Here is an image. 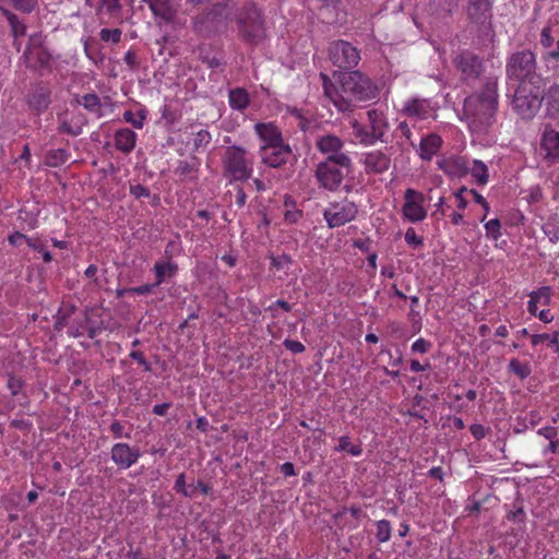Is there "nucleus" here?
I'll return each mask as SVG.
<instances>
[{"label": "nucleus", "mask_w": 559, "mask_h": 559, "mask_svg": "<svg viewBox=\"0 0 559 559\" xmlns=\"http://www.w3.org/2000/svg\"><path fill=\"white\" fill-rule=\"evenodd\" d=\"M498 79L487 76L480 87L464 99L463 119L474 133H487L498 110Z\"/></svg>", "instance_id": "nucleus-1"}, {"label": "nucleus", "mask_w": 559, "mask_h": 559, "mask_svg": "<svg viewBox=\"0 0 559 559\" xmlns=\"http://www.w3.org/2000/svg\"><path fill=\"white\" fill-rule=\"evenodd\" d=\"M536 57L530 49L512 53L506 64V75L519 84L546 85V80L537 71Z\"/></svg>", "instance_id": "nucleus-2"}, {"label": "nucleus", "mask_w": 559, "mask_h": 559, "mask_svg": "<svg viewBox=\"0 0 559 559\" xmlns=\"http://www.w3.org/2000/svg\"><path fill=\"white\" fill-rule=\"evenodd\" d=\"M340 159H323L318 163L314 177L321 188L336 191L345 177L352 174L353 163L349 156H341Z\"/></svg>", "instance_id": "nucleus-3"}, {"label": "nucleus", "mask_w": 559, "mask_h": 559, "mask_svg": "<svg viewBox=\"0 0 559 559\" xmlns=\"http://www.w3.org/2000/svg\"><path fill=\"white\" fill-rule=\"evenodd\" d=\"M342 92L353 100H370L377 97L378 87L359 71L344 72L338 75Z\"/></svg>", "instance_id": "nucleus-4"}, {"label": "nucleus", "mask_w": 559, "mask_h": 559, "mask_svg": "<svg viewBox=\"0 0 559 559\" xmlns=\"http://www.w3.org/2000/svg\"><path fill=\"white\" fill-rule=\"evenodd\" d=\"M519 84L514 92L512 105L513 109L523 118L532 119L543 102L544 90L546 85Z\"/></svg>", "instance_id": "nucleus-5"}, {"label": "nucleus", "mask_w": 559, "mask_h": 559, "mask_svg": "<svg viewBox=\"0 0 559 559\" xmlns=\"http://www.w3.org/2000/svg\"><path fill=\"white\" fill-rule=\"evenodd\" d=\"M239 34L249 44H258L264 37L261 12L254 3L243 4L238 13Z\"/></svg>", "instance_id": "nucleus-6"}, {"label": "nucleus", "mask_w": 559, "mask_h": 559, "mask_svg": "<svg viewBox=\"0 0 559 559\" xmlns=\"http://www.w3.org/2000/svg\"><path fill=\"white\" fill-rule=\"evenodd\" d=\"M225 174L230 180L247 181L251 177L252 169L246 158V151L240 146H229L224 157Z\"/></svg>", "instance_id": "nucleus-7"}, {"label": "nucleus", "mask_w": 559, "mask_h": 559, "mask_svg": "<svg viewBox=\"0 0 559 559\" xmlns=\"http://www.w3.org/2000/svg\"><path fill=\"white\" fill-rule=\"evenodd\" d=\"M453 64L465 82L477 80L485 71L483 58L467 49L461 50L454 56Z\"/></svg>", "instance_id": "nucleus-8"}, {"label": "nucleus", "mask_w": 559, "mask_h": 559, "mask_svg": "<svg viewBox=\"0 0 559 559\" xmlns=\"http://www.w3.org/2000/svg\"><path fill=\"white\" fill-rule=\"evenodd\" d=\"M329 57L335 67L344 70L356 67L360 60V53L357 48L345 40L331 43Z\"/></svg>", "instance_id": "nucleus-9"}, {"label": "nucleus", "mask_w": 559, "mask_h": 559, "mask_svg": "<svg viewBox=\"0 0 559 559\" xmlns=\"http://www.w3.org/2000/svg\"><path fill=\"white\" fill-rule=\"evenodd\" d=\"M358 214V207L354 202L343 201L332 203L323 212V217L330 228H336L352 222Z\"/></svg>", "instance_id": "nucleus-10"}, {"label": "nucleus", "mask_w": 559, "mask_h": 559, "mask_svg": "<svg viewBox=\"0 0 559 559\" xmlns=\"http://www.w3.org/2000/svg\"><path fill=\"white\" fill-rule=\"evenodd\" d=\"M44 39L40 34L29 36L28 45L24 51L26 66L32 69L48 68L51 61V55L43 46Z\"/></svg>", "instance_id": "nucleus-11"}, {"label": "nucleus", "mask_w": 559, "mask_h": 559, "mask_svg": "<svg viewBox=\"0 0 559 559\" xmlns=\"http://www.w3.org/2000/svg\"><path fill=\"white\" fill-rule=\"evenodd\" d=\"M369 129L365 127L357 128L356 135L360 139V142L364 144H372L377 140H381L384 130L388 128V123L383 117L381 111L376 109L367 111Z\"/></svg>", "instance_id": "nucleus-12"}, {"label": "nucleus", "mask_w": 559, "mask_h": 559, "mask_svg": "<svg viewBox=\"0 0 559 559\" xmlns=\"http://www.w3.org/2000/svg\"><path fill=\"white\" fill-rule=\"evenodd\" d=\"M466 13L468 21L479 31L486 32L490 28L492 17L490 0H468Z\"/></svg>", "instance_id": "nucleus-13"}, {"label": "nucleus", "mask_w": 559, "mask_h": 559, "mask_svg": "<svg viewBox=\"0 0 559 559\" xmlns=\"http://www.w3.org/2000/svg\"><path fill=\"white\" fill-rule=\"evenodd\" d=\"M405 203L403 205V215L412 223L425 219L427 213L423 207L424 194L408 188L404 193Z\"/></svg>", "instance_id": "nucleus-14"}, {"label": "nucleus", "mask_w": 559, "mask_h": 559, "mask_svg": "<svg viewBox=\"0 0 559 559\" xmlns=\"http://www.w3.org/2000/svg\"><path fill=\"white\" fill-rule=\"evenodd\" d=\"M112 462L120 469H128L141 457L138 447H130L128 443L119 442L112 445L110 451Z\"/></svg>", "instance_id": "nucleus-15"}, {"label": "nucleus", "mask_w": 559, "mask_h": 559, "mask_svg": "<svg viewBox=\"0 0 559 559\" xmlns=\"http://www.w3.org/2000/svg\"><path fill=\"white\" fill-rule=\"evenodd\" d=\"M51 90L46 83H37L27 94V105L29 110L39 115L44 112L51 103Z\"/></svg>", "instance_id": "nucleus-16"}, {"label": "nucleus", "mask_w": 559, "mask_h": 559, "mask_svg": "<svg viewBox=\"0 0 559 559\" xmlns=\"http://www.w3.org/2000/svg\"><path fill=\"white\" fill-rule=\"evenodd\" d=\"M292 155L289 145L280 143L274 146H261L260 156L264 164L277 168L285 164Z\"/></svg>", "instance_id": "nucleus-17"}, {"label": "nucleus", "mask_w": 559, "mask_h": 559, "mask_svg": "<svg viewBox=\"0 0 559 559\" xmlns=\"http://www.w3.org/2000/svg\"><path fill=\"white\" fill-rule=\"evenodd\" d=\"M344 142L334 134H324L317 139L316 147L325 155L324 159H341V156H348L343 150Z\"/></svg>", "instance_id": "nucleus-18"}, {"label": "nucleus", "mask_w": 559, "mask_h": 559, "mask_svg": "<svg viewBox=\"0 0 559 559\" xmlns=\"http://www.w3.org/2000/svg\"><path fill=\"white\" fill-rule=\"evenodd\" d=\"M322 79V85L324 90V95L334 104V106L340 111H347L350 110V99L345 96V94L341 91H338L334 84L330 81L329 76L324 73L320 74Z\"/></svg>", "instance_id": "nucleus-19"}, {"label": "nucleus", "mask_w": 559, "mask_h": 559, "mask_svg": "<svg viewBox=\"0 0 559 559\" xmlns=\"http://www.w3.org/2000/svg\"><path fill=\"white\" fill-rule=\"evenodd\" d=\"M364 163L368 173L382 174L389 169L391 158L381 151H373L366 154Z\"/></svg>", "instance_id": "nucleus-20"}, {"label": "nucleus", "mask_w": 559, "mask_h": 559, "mask_svg": "<svg viewBox=\"0 0 559 559\" xmlns=\"http://www.w3.org/2000/svg\"><path fill=\"white\" fill-rule=\"evenodd\" d=\"M148 4L151 10L156 16H159L166 22H171L177 13V5L175 0H143Z\"/></svg>", "instance_id": "nucleus-21"}, {"label": "nucleus", "mask_w": 559, "mask_h": 559, "mask_svg": "<svg viewBox=\"0 0 559 559\" xmlns=\"http://www.w3.org/2000/svg\"><path fill=\"white\" fill-rule=\"evenodd\" d=\"M255 131L264 142L263 146H274L284 143L281 131L273 123H257Z\"/></svg>", "instance_id": "nucleus-22"}, {"label": "nucleus", "mask_w": 559, "mask_h": 559, "mask_svg": "<svg viewBox=\"0 0 559 559\" xmlns=\"http://www.w3.org/2000/svg\"><path fill=\"white\" fill-rule=\"evenodd\" d=\"M136 134L128 128L120 129L115 134L116 148L126 154L134 148Z\"/></svg>", "instance_id": "nucleus-23"}, {"label": "nucleus", "mask_w": 559, "mask_h": 559, "mask_svg": "<svg viewBox=\"0 0 559 559\" xmlns=\"http://www.w3.org/2000/svg\"><path fill=\"white\" fill-rule=\"evenodd\" d=\"M402 111L408 117L423 119L429 114V103L426 99L412 98L404 104Z\"/></svg>", "instance_id": "nucleus-24"}, {"label": "nucleus", "mask_w": 559, "mask_h": 559, "mask_svg": "<svg viewBox=\"0 0 559 559\" xmlns=\"http://www.w3.org/2000/svg\"><path fill=\"white\" fill-rule=\"evenodd\" d=\"M542 147L546 157L555 159L559 156V133L555 130L546 131L542 140Z\"/></svg>", "instance_id": "nucleus-25"}, {"label": "nucleus", "mask_w": 559, "mask_h": 559, "mask_svg": "<svg viewBox=\"0 0 559 559\" xmlns=\"http://www.w3.org/2000/svg\"><path fill=\"white\" fill-rule=\"evenodd\" d=\"M441 143V138L435 133L424 138L420 142V157L425 160H430L431 157L438 152Z\"/></svg>", "instance_id": "nucleus-26"}, {"label": "nucleus", "mask_w": 559, "mask_h": 559, "mask_svg": "<svg viewBox=\"0 0 559 559\" xmlns=\"http://www.w3.org/2000/svg\"><path fill=\"white\" fill-rule=\"evenodd\" d=\"M2 15L7 19L8 24L10 26V33L13 38L23 37L26 33L25 23L19 19L16 14L11 12L8 9L0 8Z\"/></svg>", "instance_id": "nucleus-27"}, {"label": "nucleus", "mask_w": 559, "mask_h": 559, "mask_svg": "<svg viewBox=\"0 0 559 559\" xmlns=\"http://www.w3.org/2000/svg\"><path fill=\"white\" fill-rule=\"evenodd\" d=\"M229 106L234 110L242 111L249 105V94L242 87H236L229 91L228 94Z\"/></svg>", "instance_id": "nucleus-28"}, {"label": "nucleus", "mask_w": 559, "mask_h": 559, "mask_svg": "<svg viewBox=\"0 0 559 559\" xmlns=\"http://www.w3.org/2000/svg\"><path fill=\"white\" fill-rule=\"evenodd\" d=\"M543 99L546 100L548 115L554 118L559 117V85L554 84L546 93L544 92Z\"/></svg>", "instance_id": "nucleus-29"}, {"label": "nucleus", "mask_w": 559, "mask_h": 559, "mask_svg": "<svg viewBox=\"0 0 559 559\" xmlns=\"http://www.w3.org/2000/svg\"><path fill=\"white\" fill-rule=\"evenodd\" d=\"M76 103L82 105L90 112L95 114L97 117L103 116L100 98L95 93H87L82 97L75 98Z\"/></svg>", "instance_id": "nucleus-30"}, {"label": "nucleus", "mask_w": 559, "mask_h": 559, "mask_svg": "<svg viewBox=\"0 0 559 559\" xmlns=\"http://www.w3.org/2000/svg\"><path fill=\"white\" fill-rule=\"evenodd\" d=\"M156 282L155 285H160L166 278H171L175 276L178 266L177 264L168 261V262H158L154 266Z\"/></svg>", "instance_id": "nucleus-31"}, {"label": "nucleus", "mask_w": 559, "mask_h": 559, "mask_svg": "<svg viewBox=\"0 0 559 559\" xmlns=\"http://www.w3.org/2000/svg\"><path fill=\"white\" fill-rule=\"evenodd\" d=\"M69 157V153L63 148L50 150L45 155V165L49 167H60L62 166Z\"/></svg>", "instance_id": "nucleus-32"}, {"label": "nucleus", "mask_w": 559, "mask_h": 559, "mask_svg": "<svg viewBox=\"0 0 559 559\" xmlns=\"http://www.w3.org/2000/svg\"><path fill=\"white\" fill-rule=\"evenodd\" d=\"M471 174L476 179L477 183L484 186L488 182V168L484 162L475 159L471 168Z\"/></svg>", "instance_id": "nucleus-33"}, {"label": "nucleus", "mask_w": 559, "mask_h": 559, "mask_svg": "<svg viewBox=\"0 0 559 559\" xmlns=\"http://www.w3.org/2000/svg\"><path fill=\"white\" fill-rule=\"evenodd\" d=\"M540 298H545L546 301L549 299V288L548 287H542L536 292L531 293L530 295V301H528V312L533 316L537 314V302L540 300Z\"/></svg>", "instance_id": "nucleus-34"}, {"label": "nucleus", "mask_w": 559, "mask_h": 559, "mask_svg": "<svg viewBox=\"0 0 559 559\" xmlns=\"http://www.w3.org/2000/svg\"><path fill=\"white\" fill-rule=\"evenodd\" d=\"M509 371L516 374L520 379H526L532 370L528 364L521 362L519 359L513 358L509 362Z\"/></svg>", "instance_id": "nucleus-35"}, {"label": "nucleus", "mask_w": 559, "mask_h": 559, "mask_svg": "<svg viewBox=\"0 0 559 559\" xmlns=\"http://www.w3.org/2000/svg\"><path fill=\"white\" fill-rule=\"evenodd\" d=\"M459 5V0H433L432 7L439 14L449 16L455 8Z\"/></svg>", "instance_id": "nucleus-36"}, {"label": "nucleus", "mask_w": 559, "mask_h": 559, "mask_svg": "<svg viewBox=\"0 0 559 559\" xmlns=\"http://www.w3.org/2000/svg\"><path fill=\"white\" fill-rule=\"evenodd\" d=\"M86 123H87V120L84 117H81L79 119V122L75 123L74 126H72L70 122L64 120V121L61 122V124H60L58 130L61 133H67V134H70L72 136H78V135H80L82 133V131H83L82 127L84 124H86Z\"/></svg>", "instance_id": "nucleus-37"}, {"label": "nucleus", "mask_w": 559, "mask_h": 559, "mask_svg": "<svg viewBox=\"0 0 559 559\" xmlns=\"http://www.w3.org/2000/svg\"><path fill=\"white\" fill-rule=\"evenodd\" d=\"M228 12L227 8L223 4H215L211 8V10L206 13L205 20L207 22H215L217 23L223 22L227 19Z\"/></svg>", "instance_id": "nucleus-38"}, {"label": "nucleus", "mask_w": 559, "mask_h": 559, "mask_svg": "<svg viewBox=\"0 0 559 559\" xmlns=\"http://www.w3.org/2000/svg\"><path fill=\"white\" fill-rule=\"evenodd\" d=\"M337 451H347L354 456H358L361 454L362 449L360 445H352L350 440L347 436H343L338 440Z\"/></svg>", "instance_id": "nucleus-39"}, {"label": "nucleus", "mask_w": 559, "mask_h": 559, "mask_svg": "<svg viewBox=\"0 0 559 559\" xmlns=\"http://www.w3.org/2000/svg\"><path fill=\"white\" fill-rule=\"evenodd\" d=\"M549 342L550 346H555L557 349L559 347V332L554 333L552 336L549 334L543 333V334H534L532 335V344L534 346L543 343V342Z\"/></svg>", "instance_id": "nucleus-40"}, {"label": "nucleus", "mask_w": 559, "mask_h": 559, "mask_svg": "<svg viewBox=\"0 0 559 559\" xmlns=\"http://www.w3.org/2000/svg\"><path fill=\"white\" fill-rule=\"evenodd\" d=\"M391 537V524L386 520L377 522V538L380 543H385Z\"/></svg>", "instance_id": "nucleus-41"}, {"label": "nucleus", "mask_w": 559, "mask_h": 559, "mask_svg": "<svg viewBox=\"0 0 559 559\" xmlns=\"http://www.w3.org/2000/svg\"><path fill=\"white\" fill-rule=\"evenodd\" d=\"M175 489L183 495L185 497H193L194 496V488L187 486L186 484V475L181 473L175 483Z\"/></svg>", "instance_id": "nucleus-42"}, {"label": "nucleus", "mask_w": 559, "mask_h": 559, "mask_svg": "<svg viewBox=\"0 0 559 559\" xmlns=\"http://www.w3.org/2000/svg\"><path fill=\"white\" fill-rule=\"evenodd\" d=\"M9 1L13 4V7L16 10H19L25 14L31 13L37 4V0H9Z\"/></svg>", "instance_id": "nucleus-43"}, {"label": "nucleus", "mask_w": 559, "mask_h": 559, "mask_svg": "<svg viewBox=\"0 0 559 559\" xmlns=\"http://www.w3.org/2000/svg\"><path fill=\"white\" fill-rule=\"evenodd\" d=\"M121 34L122 33L119 28H103L99 33V36L104 41H112L114 44H117L121 39Z\"/></svg>", "instance_id": "nucleus-44"}, {"label": "nucleus", "mask_w": 559, "mask_h": 559, "mask_svg": "<svg viewBox=\"0 0 559 559\" xmlns=\"http://www.w3.org/2000/svg\"><path fill=\"white\" fill-rule=\"evenodd\" d=\"M556 41L557 40H556L555 36H552V34H551V28L544 27L540 33V45L548 51L551 48H554Z\"/></svg>", "instance_id": "nucleus-45"}, {"label": "nucleus", "mask_w": 559, "mask_h": 559, "mask_svg": "<svg viewBox=\"0 0 559 559\" xmlns=\"http://www.w3.org/2000/svg\"><path fill=\"white\" fill-rule=\"evenodd\" d=\"M211 134L206 130H200L195 133L193 145L194 150L198 151L200 147H205L211 142Z\"/></svg>", "instance_id": "nucleus-46"}, {"label": "nucleus", "mask_w": 559, "mask_h": 559, "mask_svg": "<svg viewBox=\"0 0 559 559\" xmlns=\"http://www.w3.org/2000/svg\"><path fill=\"white\" fill-rule=\"evenodd\" d=\"M542 229L551 242L555 243L559 240V226L556 224L547 222L543 225Z\"/></svg>", "instance_id": "nucleus-47"}, {"label": "nucleus", "mask_w": 559, "mask_h": 559, "mask_svg": "<svg viewBox=\"0 0 559 559\" xmlns=\"http://www.w3.org/2000/svg\"><path fill=\"white\" fill-rule=\"evenodd\" d=\"M405 241L413 248H419L424 245V239L417 236L413 227L407 228L405 233Z\"/></svg>", "instance_id": "nucleus-48"}, {"label": "nucleus", "mask_w": 559, "mask_h": 559, "mask_svg": "<svg viewBox=\"0 0 559 559\" xmlns=\"http://www.w3.org/2000/svg\"><path fill=\"white\" fill-rule=\"evenodd\" d=\"M500 228L501 224L498 218L490 219L485 224L487 235L491 236L495 240L501 236Z\"/></svg>", "instance_id": "nucleus-49"}, {"label": "nucleus", "mask_w": 559, "mask_h": 559, "mask_svg": "<svg viewBox=\"0 0 559 559\" xmlns=\"http://www.w3.org/2000/svg\"><path fill=\"white\" fill-rule=\"evenodd\" d=\"M292 258L288 254H281L271 258V264L277 270L287 269L292 264Z\"/></svg>", "instance_id": "nucleus-50"}, {"label": "nucleus", "mask_w": 559, "mask_h": 559, "mask_svg": "<svg viewBox=\"0 0 559 559\" xmlns=\"http://www.w3.org/2000/svg\"><path fill=\"white\" fill-rule=\"evenodd\" d=\"M123 119L127 122L131 123L134 128L141 129L143 127V120L145 119V115L142 111H140L139 118H135L134 114L128 110L123 114Z\"/></svg>", "instance_id": "nucleus-51"}, {"label": "nucleus", "mask_w": 559, "mask_h": 559, "mask_svg": "<svg viewBox=\"0 0 559 559\" xmlns=\"http://www.w3.org/2000/svg\"><path fill=\"white\" fill-rule=\"evenodd\" d=\"M24 386V381L21 378L9 376L8 389L12 395H17L21 389Z\"/></svg>", "instance_id": "nucleus-52"}, {"label": "nucleus", "mask_w": 559, "mask_h": 559, "mask_svg": "<svg viewBox=\"0 0 559 559\" xmlns=\"http://www.w3.org/2000/svg\"><path fill=\"white\" fill-rule=\"evenodd\" d=\"M110 431L112 432V435L116 439H121L123 437L128 438V439L131 438V432L124 433V426L118 420H115L110 425Z\"/></svg>", "instance_id": "nucleus-53"}, {"label": "nucleus", "mask_w": 559, "mask_h": 559, "mask_svg": "<svg viewBox=\"0 0 559 559\" xmlns=\"http://www.w3.org/2000/svg\"><path fill=\"white\" fill-rule=\"evenodd\" d=\"M129 357L138 361V364L142 366L145 371L150 372L152 370L151 364L145 359L142 352L132 350L129 354Z\"/></svg>", "instance_id": "nucleus-54"}, {"label": "nucleus", "mask_w": 559, "mask_h": 559, "mask_svg": "<svg viewBox=\"0 0 559 559\" xmlns=\"http://www.w3.org/2000/svg\"><path fill=\"white\" fill-rule=\"evenodd\" d=\"M284 347L290 350L294 354H299L305 352L306 347L302 343L295 340H285L283 343Z\"/></svg>", "instance_id": "nucleus-55"}, {"label": "nucleus", "mask_w": 559, "mask_h": 559, "mask_svg": "<svg viewBox=\"0 0 559 559\" xmlns=\"http://www.w3.org/2000/svg\"><path fill=\"white\" fill-rule=\"evenodd\" d=\"M130 193L134 195L136 199L148 198L150 189L143 185H134L130 187Z\"/></svg>", "instance_id": "nucleus-56"}, {"label": "nucleus", "mask_w": 559, "mask_h": 559, "mask_svg": "<svg viewBox=\"0 0 559 559\" xmlns=\"http://www.w3.org/2000/svg\"><path fill=\"white\" fill-rule=\"evenodd\" d=\"M84 50L86 56L93 60L95 63L98 62V48L96 44L85 41Z\"/></svg>", "instance_id": "nucleus-57"}, {"label": "nucleus", "mask_w": 559, "mask_h": 559, "mask_svg": "<svg viewBox=\"0 0 559 559\" xmlns=\"http://www.w3.org/2000/svg\"><path fill=\"white\" fill-rule=\"evenodd\" d=\"M124 62L132 70L138 69L140 66L138 55L133 50H128L123 58Z\"/></svg>", "instance_id": "nucleus-58"}, {"label": "nucleus", "mask_w": 559, "mask_h": 559, "mask_svg": "<svg viewBox=\"0 0 559 559\" xmlns=\"http://www.w3.org/2000/svg\"><path fill=\"white\" fill-rule=\"evenodd\" d=\"M120 1L121 0H102V3L110 14H115L121 9Z\"/></svg>", "instance_id": "nucleus-59"}, {"label": "nucleus", "mask_w": 559, "mask_h": 559, "mask_svg": "<svg viewBox=\"0 0 559 559\" xmlns=\"http://www.w3.org/2000/svg\"><path fill=\"white\" fill-rule=\"evenodd\" d=\"M430 347V344L429 342H427L426 340L424 338H418L417 341L414 342V344L412 345V350L413 352H416V353H427L428 349Z\"/></svg>", "instance_id": "nucleus-60"}, {"label": "nucleus", "mask_w": 559, "mask_h": 559, "mask_svg": "<svg viewBox=\"0 0 559 559\" xmlns=\"http://www.w3.org/2000/svg\"><path fill=\"white\" fill-rule=\"evenodd\" d=\"M469 430H471V433L472 436L476 439V440H480L483 438H485L486 436V428L480 425V424H474L469 427Z\"/></svg>", "instance_id": "nucleus-61"}, {"label": "nucleus", "mask_w": 559, "mask_h": 559, "mask_svg": "<svg viewBox=\"0 0 559 559\" xmlns=\"http://www.w3.org/2000/svg\"><path fill=\"white\" fill-rule=\"evenodd\" d=\"M156 286L157 285H155V283L154 284H145V285L132 287L128 292L136 294V295H146V294L152 293L153 288Z\"/></svg>", "instance_id": "nucleus-62"}, {"label": "nucleus", "mask_w": 559, "mask_h": 559, "mask_svg": "<svg viewBox=\"0 0 559 559\" xmlns=\"http://www.w3.org/2000/svg\"><path fill=\"white\" fill-rule=\"evenodd\" d=\"M525 513L522 507H519L518 509L510 511L508 514V519L514 522H524Z\"/></svg>", "instance_id": "nucleus-63"}, {"label": "nucleus", "mask_w": 559, "mask_h": 559, "mask_svg": "<svg viewBox=\"0 0 559 559\" xmlns=\"http://www.w3.org/2000/svg\"><path fill=\"white\" fill-rule=\"evenodd\" d=\"M544 59L559 61V38L557 39L554 48L545 53Z\"/></svg>", "instance_id": "nucleus-64"}]
</instances>
